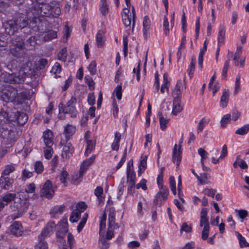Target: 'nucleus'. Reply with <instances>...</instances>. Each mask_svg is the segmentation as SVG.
Wrapping results in <instances>:
<instances>
[{"label": "nucleus", "mask_w": 249, "mask_h": 249, "mask_svg": "<svg viewBox=\"0 0 249 249\" xmlns=\"http://www.w3.org/2000/svg\"><path fill=\"white\" fill-rule=\"evenodd\" d=\"M29 205V203L27 199L17 197L10 206L13 212H17L12 215V218L15 219L22 216L23 213L27 211Z\"/></svg>", "instance_id": "nucleus-1"}, {"label": "nucleus", "mask_w": 249, "mask_h": 249, "mask_svg": "<svg viewBox=\"0 0 249 249\" xmlns=\"http://www.w3.org/2000/svg\"><path fill=\"white\" fill-rule=\"evenodd\" d=\"M55 226V223L53 221H50L46 224L38 236V242L36 245L35 249H48V244L44 239L53 233Z\"/></svg>", "instance_id": "nucleus-2"}, {"label": "nucleus", "mask_w": 249, "mask_h": 249, "mask_svg": "<svg viewBox=\"0 0 249 249\" xmlns=\"http://www.w3.org/2000/svg\"><path fill=\"white\" fill-rule=\"evenodd\" d=\"M25 43L20 37H17L12 40L10 45V52L13 56L17 58H22L25 54Z\"/></svg>", "instance_id": "nucleus-3"}, {"label": "nucleus", "mask_w": 249, "mask_h": 249, "mask_svg": "<svg viewBox=\"0 0 249 249\" xmlns=\"http://www.w3.org/2000/svg\"><path fill=\"white\" fill-rule=\"evenodd\" d=\"M95 158V155H92L90 158L84 160L81 165L78 174L72 176L71 182L74 185L79 184L82 179L83 176L88 167L93 163Z\"/></svg>", "instance_id": "nucleus-4"}, {"label": "nucleus", "mask_w": 249, "mask_h": 249, "mask_svg": "<svg viewBox=\"0 0 249 249\" xmlns=\"http://www.w3.org/2000/svg\"><path fill=\"white\" fill-rule=\"evenodd\" d=\"M76 101L75 98L71 97L65 105H64L62 103L59 104V111L64 114H69L71 118H76L77 115V111L75 107Z\"/></svg>", "instance_id": "nucleus-5"}, {"label": "nucleus", "mask_w": 249, "mask_h": 249, "mask_svg": "<svg viewBox=\"0 0 249 249\" xmlns=\"http://www.w3.org/2000/svg\"><path fill=\"white\" fill-rule=\"evenodd\" d=\"M158 183L160 186V190L156 194L153 200L154 205L157 207H160L165 202L168 198L169 191L168 188L160 184L159 180H158Z\"/></svg>", "instance_id": "nucleus-6"}, {"label": "nucleus", "mask_w": 249, "mask_h": 249, "mask_svg": "<svg viewBox=\"0 0 249 249\" xmlns=\"http://www.w3.org/2000/svg\"><path fill=\"white\" fill-rule=\"evenodd\" d=\"M41 12L46 16H52L55 18L58 17L61 14L60 7L58 4L55 2L42 5L41 7Z\"/></svg>", "instance_id": "nucleus-7"}, {"label": "nucleus", "mask_w": 249, "mask_h": 249, "mask_svg": "<svg viewBox=\"0 0 249 249\" xmlns=\"http://www.w3.org/2000/svg\"><path fill=\"white\" fill-rule=\"evenodd\" d=\"M0 78L3 80L5 82L11 84L20 83L23 81V78L19 76L18 73L10 74L4 72L1 74Z\"/></svg>", "instance_id": "nucleus-8"}, {"label": "nucleus", "mask_w": 249, "mask_h": 249, "mask_svg": "<svg viewBox=\"0 0 249 249\" xmlns=\"http://www.w3.org/2000/svg\"><path fill=\"white\" fill-rule=\"evenodd\" d=\"M54 187L52 185V182L47 180L43 185L40 192V196L47 198H51L54 193Z\"/></svg>", "instance_id": "nucleus-9"}, {"label": "nucleus", "mask_w": 249, "mask_h": 249, "mask_svg": "<svg viewBox=\"0 0 249 249\" xmlns=\"http://www.w3.org/2000/svg\"><path fill=\"white\" fill-rule=\"evenodd\" d=\"M125 2L126 7L123 9L122 17L124 26L128 27L130 25L131 22V13L130 12V8L131 7L130 0H125Z\"/></svg>", "instance_id": "nucleus-10"}, {"label": "nucleus", "mask_w": 249, "mask_h": 249, "mask_svg": "<svg viewBox=\"0 0 249 249\" xmlns=\"http://www.w3.org/2000/svg\"><path fill=\"white\" fill-rule=\"evenodd\" d=\"M3 27L6 34L13 35L18 30V27L15 20H10L3 24Z\"/></svg>", "instance_id": "nucleus-11"}, {"label": "nucleus", "mask_w": 249, "mask_h": 249, "mask_svg": "<svg viewBox=\"0 0 249 249\" xmlns=\"http://www.w3.org/2000/svg\"><path fill=\"white\" fill-rule=\"evenodd\" d=\"M183 135L182 134L181 138L179 141V144H178V148L177 149V145L176 144L174 145L173 151V160L174 162L175 161V160L177 161V165H178L179 164L180 160H181V144L183 142Z\"/></svg>", "instance_id": "nucleus-12"}, {"label": "nucleus", "mask_w": 249, "mask_h": 249, "mask_svg": "<svg viewBox=\"0 0 249 249\" xmlns=\"http://www.w3.org/2000/svg\"><path fill=\"white\" fill-rule=\"evenodd\" d=\"M10 231L11 233L13 235L16 236H19L23 233V228L20 222L15 221L10 226Z\"/></svg>", "instance_id": "nucleus-13"}, {"label": "nucleus", "mask_w": 249, "mask_h": 249, "mask_svg": "<svg viewBox=\"0 0 249 249\" xmlns=\"http://www.w3.org/2000/svg\"><path fill=\"white\" fill-rule=\"evenodd\" d=\"M12 95L14 100L18 103H21L23 101L29 99V92L26 90H23L19 93L16 91V95L13 93Z\"/></svg>", "instance_id": "nucleus-14"}, {"label": "nucleus", "mask_w": 249, "mask_h": 249, "mask_svg": "<svg viewBox=\"0 0 249 249\" xmlns=\"http://www.w3.org/2000/svg\"><path fill=\"white\" fill-rule=\"evenodd\" d=\"M229 93L230 91L228 89H225L223 91L219 103V106L222 108H226L228 106L230 96Z\"/></svg>", "instance_id": "nucleus-15"}, {"label": "nucleus", "mask_w": 249, "mask_h": 249, "mask_svg": "<svg viewBox=\"0 0 249 249\" xmlns=\"http://www.w3.org/2000/svg\"><path fill=\"white\" fill-rule=\"evenodd\" d=\"M65 209L64 205L55 206L53 208L50 212L51 217L56 218L62 213Z\"/></svg>", "instance_id": "nucleus-16"}, {"label": "nucleus", "mask_w": 249, "mask_h": 249, "mask_svg": "<svg viewBox=\"0 0 249 249\" xmlns=\"http://www.w3.org/2000/svg\"><path fill=\"white\" fill-rule=\"evenodd\" d=\"M73 151V148L70 143H66L63 147L61 156L63 159L69 158Z\"/></svg>", "instance_id": "nucleus-17"}, {"label": "nucleus", "mask_w": 249, "mask_h": 249, "mask_svg": "<svg viewBox=\"0 0 249 249\" xmlns=\"http://www.w3.org/2000/svg\"><path fill=\"white\" fill-rule=\"evenodd\" d=\"M42 137L45 145H53V135L51 130H48L44 131Z\"/></svg>", "instance_id": "nucleus-18"}, {"label": "nucleus", "mask_w": 249, "mask_h": 249, "mask_svg": "<svg viewBox=\"0 0 249 249\" xmlns=\"http://www.w3.org/2000/svg\"><path fill=\"white\" fill-rule=\"evenodd\" d=\"M13 180L12 179L1 176L0 178V187L3 189L8 190L11 186Z\"/></svg>", "instance_id": "nucleus-19"}, {"label": "nucleus", "mask_w": 249, "mask_h": 249, "mask_svg": "<svg viewBox=\"0 0 249 249\" xmlns=\"http://www.w3.org/2000/svg\"><path fill=\"white\" fill-rule=\"evenodd\" d=\"M182 106L181 105V100L180 97H175L173 100V107L172 113L174 115H177L178 112L182 110Z\"/></svg>", "instance_id": "nucleus-20"}, {"label": "nucleus", "mask_w": 249, "mask_h": 249, "mask_svg": "<svg viewBox=\"0 0 249 249\" xmlns=\"http://www.w3.org/2000/svg\"><path fill=\"white\" fill-rule=\"evenodd\" d=\"M185 85V81H182L179 80L178 81L173 91V96L174 97H180L179 96L181 95V89H182L183 86Z\"/></svg>", "instance_id": "nucleus-21"}, {"label": "nucleus", "mask_w": 249, "mask_h": 249, "mask_svg": "<svg viewBox=\"0 0 249 249\" xmlns=\"http://www.w3.org/2000/svg\"><path fill=\"white\" fill-rule=\"evenodd\" d=\"M76 127L71 124H67L64 128V133L66 137V141H68L70 139V138L75 132Z\"/></svg>", "instance_id": "nucleus-22"}, {"label": "nucleus", "mask_w": 249, "mask_h": 249, "mask_svg": "<svg viewBox=\"0 0 249 249\" xmlns=\"http://www.w3.org/2000/svg\"><path fill=\"white\" fill-rule=\"evenodd\" d=\"M15 20L16 21L18 28H24L28 24V20L24 15H22Z\"/></svg>", "instance_id": "nucleus-23"}, {"label": "nucleus", "mask_w": 249, "mask_h": 249, "mask_svg": "<svg viewBox=\"0 0 249 249\" xmlns=\"http://www.w3.org/2000/svg\"><path fill=\"white\" fill-rule=\"evenodd\" d=\"M127 182L129 184H135L136 175L134 171L127 167Z\"/></svg>", "instance_id": "nucleus-24"}, {"label": "nucleus", "mask_w": 249, "mask_h": 249, "mask_svg": "<svg viewBox=\"0 0 249 249\" xmlns=\"http://www.w3.org/2000/svg\"><path fill=\"white\" fill-rule=\"evenodd\" d=\"M158 116L160 120V127L162 130H164L167 126L169 119L164 118L160 112H158Z\"/></svg>", "instance_id": "nucleus-25"}, {"label": "nucleus", "mask_w": 249, "mask_h": 249, "mask_svg": "<svg viewBox=\"0 0 249 249\" xmlns=\"http://www.w3.org/2000/svg\"><path fill=\"white\" fill-rule=\"evenodd\" d=\"M121 135L120 133L116 132L113 142L111 144V149L113 150L117 151L119 148V142L121 139Z\"/></svg>", "instance_id": "nucleus-26"}, {"label": "nucleus", "mask_w": 249, "mask_h": 249, "mask_svg": "<svg viewBox=\"0 0 249 249\" xmlns=\"http://www.w3.org/2000/svg\"><path fill=\"white\" fill-rule=\"evenodd\" d=\"M163 83L161 85L160 88V92L163 94L165 93V89H166L167 93L169 92V81L168 79V74L164 73L163 74Z\"/></svg>", "instance_id": "nucleus-27"}, {"label": "nucleus", "mask_w": 249, "mask_h": 249, "mask_svg": "<svg viewBox=\"0 0 249 249\" xmlns=\"http://www.w3.org/2000/svg\"><path fill=\"white\" fill-rule=\"evenodd\" d=\"M147 156H144L142 157L140 163L139 165V170L138 174L139 176H140L142 173L145 170L147 166Z\"/></svg>", "instance_id": "nucleus-28"}, {"label": "nucleus", "mask_w": 249, "mask_h": 249, "mask_svg": "<svg viewBox=\"0 0 249 249\" xmlns=\"http://www.w3.org/2000/svg\"><path fill=\"white\" fill-rule=\"evenodd\" d=\"M17 197L16 194L15 193H7L3 196L2 200L6 203L5 205H7L8 203L12 201H15Z\"/></svg>", "instance_id": "nucleus-29"}, {"label": "nucleus", "mask_w": 249, "mask_h": 249, "mask_svg": "<svg viewBox=\"0 0 249 249\" xmlns=\"http://www.w3.org/2000/svg\"><path fill=\"white\" fill-rule=\"evenodd\" d=\"M57 37V32L51 30L46 32V34L43 37V40L45 41L51 40L56 38Z\"/></svg>", "instance_id": "nucleus-30"}, {"label": "nucleus", "mask_w": 249, "mask_h": 249, "mask_svg": "<svg viewBox=\"0 0 249 249\" xmlns=\"http://www.w3.org/2000/svg\"><path fill=\"white\" fill-rule=\"evenodd\" d=\"M115 220V210L114 207H110L108 214V225L109 226H113Z\"/></svg>", "instance_id": "nucleus-31"}, {"label": "nucleus", "mask_w": 249, "mask_h": 249, "mask_svg": "<svg viewBox=\"0 0 249 249\" xmlns=\"http://www.w3.org/2000/svg\"><path fill=\"white\" fill-rule=\"evenodd\" d=\"M105 39L104 36V33L102 31H99L96 34V41L98 48L102 47L105 42Z\"/></svg>", "instance_id": "nucleus-32"}, {"label": "nucleus", "mask_w": 249, "mask_h": 249, "mask_svg": "<svg viewBox=\"0 0 249 249\" xmlns=\"http://www.w3.org/2000/svg\"><path fill=\"white\" fill-rule=\"evenodd\" d=\"M150 28V21L147 16L144 17L143 20V33L145 38H147V32Z\"/></svg>", "instance_id": "nucleus-33"}, {"label": "nucleus", "mask_w": 249, "mask_h": 249, "mask_svg": "<svg viewBox=\"0 0 249 249\" xmlns=\"http://www.w3.org/2000/svg\"><path fill=\"white\" fill-rule=\"evenodd\" d=\"M225 36V30L223 26H220L219 29L218 36V44L220 45L224 41Z\"/></svg>", "instance_id": "nucleus-34"}, {"label": "nucleus", "mask_w": 249, "mask_h": 249, "mask_svg": "<svg viewBox=\"0 0 249 249\" xmlns=\"http://www.w3.org/2000/svg\"><path fill=\"white\" fill-rule=\"evenodd\" d=\"M18 113L17 121L18 123L20 125L24 124L27 122L28 118L27 114L23 112H18Z\"/></svg>", "instance_id": "nucleus-35"}, {"label": "nucleus", "mask_w": 249, "mask_h": 249, "mask_svg": "<svg viewBox=\"0 0 249 249\" xmlns=\"http://www.w3.org/2000/svg\"><path fill=\"white\" fill-rule=\"evenodd\" d=\"M249 131V124H246L236 130L235 133L239 135H244L247 134Z\"/></svg>", "instance_id": "nucleus-36"}, {"label": "nucleus", "mask_w": 249, "mask_h": 249, "mask_svg": "<svg viewBox=\"0 0 249 249\" xmlns=\"http://www.w3.org/2000/svg\"><path fill=\"white\" fill-rule=\"evenodd\" d=\"M36 38L35 36H31L26 41V46L29 47V49H33L36 45Z\"/></svg>", "instance_id": "nucleus-37"}, {"label": "nucleus", "mask_w": 249, "mask_h": 249, "mask_svg": "<svg viewBox=\"0 0 249 249\" xmlns=\"http://www.w3.org/2000/svg\"><path fill=\"white\" fill-rule=\"evenodd\" d=\"M53 145H46L44 147V157L47 159H50L53 153V149L52 148Z\"/></svg>", "instance_id": "nucleus-38"}, {"label": "nucleus", "mask_w": 249, "mask_h": 249, "mask_svg": "<svg viewBox=\"0 0 249 249\" xmlns=\"http://www.w3.org/2000/svg\"><path fill=\"white\" fill-rule=\"evenodd\" d=\"M231 120V116L230 114H227L224 115L220 121V125L221 127L225 128Z\"/></svg>", "instance_id": "nucleus-39"}, {"label": "nucleus", "mask_w": 249, "mask_h": 249, "mask_svg": "<svg viewBox=\"0 0 249 249\" xmlns=\"http://www.w3.org/2000/svg\"><path fill=\"white\" fill-rule=\"evenodd\" d=\"M57 230L67 232L68 231V223L66 220L63 219L61 221L57 226Z\"/></svg>", "instance_id": "nucleus-40"}, {"label": "nucleus", "mask_w": 249, "mask_h": 249, "mask_svg": "<svg viewBox=\"0 0 249 249\" xmlns=\"http://www.w3.org/2000/svg\"><path fill=\"white\" fill-rule=\"evenodd\" d=\"M237 238L239 240L240 247L242 248L249 246V244L246 241L245 238L238 232H236Z\"/></svg>", "instance_id": "nucleus-41"}, {"label": "nucleus", "mask_w": 249, "mask_h": 249, "mask_svg": "<svg viewBox=\"0 0 249 249\" xmlns=\"http://www.w3.org/2000/svg\"><path fill=\"white\" fill-rule=\"evenodd\" d=\"M61 71V66L60 64L58 62H56L53 67L51 72L54 75V77L56 78L57 77V74H59Z\"/></svg>", "instance_id": "nucleus-42"}, {"label": "nucleus", "mask_w": 249, "mask_h": 249, "mask_svg": "<svg viewBox=\"0 0 249 249\" xmlns=\"http://www.w3.org/2000/svg\"><path fill=\"white\" fill-rule=\"evenodd\" d=\"M210 119L206 118H202L198 123L197 127V132H201L204 126L209 123Z\"/></svg>", "instance_id": "nucleus-43"}, {"label": "nucleus", "mask_w": 249, "mask_h": 249, "mask_svg": "<svg viewBox=\"0 0 249 249\" xmlns=\"http://www.w3.org/2000/svg\"><path fill=\"white\" fill-rule=\"evenodd\" d=\"M95 144L91 140L87 141V148L85 152L86 156H88L89 153L94 149Z\"/></svg>", "instance_id": "nucleus-44"}, {"label": "nucleus", "mask_w": 249, "mask_h": 249, "mask_svg": "<svg viewBox=\"0 0 249 249\" xmlns=\"http://www.w3.org/2000/svg\"><path fill=\"white\" fill-rule=\"evenodd\" d=\"M88 217V214L87 213H84L82 216L81 221L80 222L77 226V230L78 232H80L83 228V227H84L86 223Z\"/></svg>", "instance_id": "nucleus-45"}, {"label": "nucleus", "mask_w": 249, "mask_h": 249, "mask_svg": "<svg viewBox=\"0 0 249 249\" xmlns=\"http://www.w3.org/2000/svg\"><path fill=\"white\" fill-rule=\"evenodd\" d=\"M67 50L66 48H63L62 49L58 54V59L59 60H61L63 62H65L67 59Z\"/></svg>", "instance_id": "nucleus-46"}, {"label": "nucleus", "mask_w": 249, "mask_h": 249, "mask_svg": "<svg viewBox=\"0 0 249 249\" xmlns=\"http://www.w3.org/2000/svg\"><path fill=\"white\" fill-rule=\"evenodd\" d=\"M99 241L101 249H107L108 248L109 243L106 240L103 234V235H100Z\"/></svg>", "instance_id": "nucleus-47"}, {"label": "nucleus", "mask_w": 249, "mask_h": 249, "mask_svg": "<svg viewBox=\"0 0 249 249\" xmlns=\"http://www.w3.org/2000/svg\"><path fill=\"white\" fill-rule=\"evenodd\" d=\"M67 232H64V231H60L57 230L56 233V236L57 238V241L61 244H64L65 242L64 237Z\"/></svg>", "instance_id": "nucleus-48"}, {"label": "nucleus", "mask_w": 249, "mask_h": 249, "mask_svg": "<svg viewBox=\"0 0 249 249\" xmlns=\"http://www.w3.org/2000/svg\"><path fill=\"white\" fill-rule=\"evenodd\" d=\"M81 213L77 210H74L70 216V220L71 222H75L78 221L80 217Z\"/></svg>", "instance_id": "nucleus-49"}, {"label": "nucleus", "mask_w": 249, "mask_h": 249, "mask_svg": "<svg viewBox=\"0 0 249 249\" xmlns=\"http://www.w3.org/2000/svg\"><path fill=\"white\" fill-rule=\"evenodd\" d=\"M15 167L12 165L5 166L4 169L2 173L1 176H8L15 170Z\"/></svg>", "instance_id": "nucleus-50"}, {"label": "nucleus", "mask_w": 249, "mask_h": 249, "mask_svg": "<svg viewBox=\"0 0 249 249\" xmlns=\"http://www.w3.org/2000/svg\"><path fill=\"white\" fill-rule=\"evenodd\" d=\"M100 11L103 15H106L108 12V8L106 1L101 0Z\"/></svg>", "instance_id": "nucleus-51"}, {"label": "nucleus", "mask_w": 249, "mask_h": 249, "mask_svg": "<svg viewBox=\"0 0 249 249\" xmlns=\"http://www.w3.org/2000/svg\"><path fill=\"white\" fill-rule=\"evenodd\" d=\"M103 192V188L100 186L97 187L94 190V194L97 197L99 203H100L103 199V198L102 196Z\"/></svg>", "instance_id": "nucleus-52"}, {"label": "nucleus", "mask_w": 249, "mask_h": 249, "mask_svg": "<svg viewBox=\"0 0 249 249\" xmlns=\"http://www.w3.org/2000/svg\"><path fill=\"white\" fill-rule=\"evenodd\" d=\"M107 216L105 213H104L100 219V235H103L102 234V230H104L106 227V221Z\"/></svg>", "instance_id": "nucleus-53"}, {"label": "nucleus", "mask_w": 249, "mask_h": 249, "mask_svg": "<svg viewBox=\"0 0 249 249\" xmlns=\"http://www.w3.org/2000/svg\"><path fill=\"white\" fill-rule=\"evenodd\" d=\"M44 169L42 163L40 161H37L35 164V170L37 174L41 173Z\"/></svg>", "instance_id": "nucleus-54"}, {"label": "nucleus", "mask_w": 249, "mask_h": 249, "mask_svg": "<svg viewBox=\"0 0 249 249\" xmlns=\"http://www.w3.org/2000/svg\"><path fill=\"white\" fill-rule=\"evenodd\" d=\"M88 69L91 75H94L97 72L96 63L95 61H92L89 64Z\"/></svg>", "instance_id": "nucleus-55"}, {"label": "nucleus", "mask_w": 249, "mask_h": 249, "mask_svg": "<svg viewBox=\"0 0 249 249\" xmlns=\"http://www.w3.org/2000/svg\"><path fill=\"white\" fill-rule=\"evenodd\" d=\"M192 231V227L191 225H188L186 222L182 223V226L180 228V232L182 231H184L186 232H190Z\"/></svg>", "instance_id": "nucleus-56"}, {"label": "nucleus", "mask_w": 249, "mask_h": 249, "mask_svg": "<svg viewBox=\"0 0 249 249\" xmlns=\"http://www.w3.org/2000/svg\"><path fill=\"white\" fill-rule=\"evenodd\" d=\"M8 40L7 36L4 34H0V47L6 46L8 42Z\"/></svg>", "instance_id": "nucleus-57"}, {"label": "nucleus", "mask_w": 249, "mask_h": 249, "mask_svg": "<svg viewBox=\"0 0 249 249\" xmlns=\"http://www.w3.org/2000/svg\"><path fill=\"white\" fill-rule=\"evenodd\" d=\"M163 26L164 29V33L165 34L166 36H168L169 33V22L168 21L167 18L165 16L164 17Z\"/></svg>", "instance_id": "nucleus-58"}, {"label": "nucleus", "mask_w": 249, "mask_h": 249, "mask_svg": "<svg viewBox=\"0 0 249 249\" xmlns=\"http://www.w3.org/2000/svg\"><path fill=\"white\" fill-rule=\"evenodd\" d=\"M147 181L145 179H142L139 183L136 185L137 189L142 188L143 190L145 191L147 189L146 186Z\"/></svg>", "instance_id": "nucleus-59"}, {"label": "nucleus", "mask_w": 249, "mask_h": 249, "mask_svg": "<svg viewBox=\"0 0 249 249\" xmlns=\"http://www.w3.org/2000/svg\"><path fill=\"white\" fill-rule=\"evenodd\" d=\"M126 151H127V149H126V147H125V149L124 150L123 156L121 160H120V161H119V162L118 163V164L117 165V166L116 167V170H118L120 168H121V167L123 165V164L125 162V161L126 160Z\"/></svg>", "instance_id": "nucleus-60"}, {"label": "nucleus", "mask_w": 249, "mask_h": 249, "mask_svg": "<svg viewBox=\"0 0 249 249\" xmlns=\"http://www.w3.org/2000/svg\"><path fill=\"white\" fill-rule=\"evenodd\" d=\"M35 189L36 185L35 183H31L26 186L25 191L27 193H33L35 192Z\"/></svg>", "instance_id": "nucleus-61"}, {"label": "nucleus", "mask_w": 249, "mask_h": 249, "mask_svg": "<svg viewBox=\"0 0 249 249\" xmlns=\"http://www.w3.org/2000/svg\"><path fill=\"white\" fill-rule=\"evenodd\" d=\"M195 69V61L193 59H192V61L190 64V65L188 69V72L190 77H192L193 74H194V72Z\"/></svg>", "instance_id": "nucleus-62"}, {"label": "nucleus", "mask_w": 249, "mask_h": 249, "mask_svg": "<svg viewBox=\"0 0 249 249\" xmlns=\"http://www.w3.org/2000/svg\"><path fill=\"white\" fill-rule=\"evenodd\" d=\"M240 76L239 75H237L235 79V88H234V93L235 94H236L240 87Z\"/></svg>", "instance_id": "nucleus-63"}, {"label": "nucleus", "mask_w": 249, "mask_h": 249, "mask_svg": "<svg viewBox=\"0 0 249 249\" xmlns=\"http://www.w3.org/2000/svg\"><path fill=\"white\" fill-rule=\"evenodd\" d=\"M87 206L85 202H80L76 205V209L75 210L79 211V213H83L86 209Z\"/></svg>", "instance_id": "nucleus-64"}]
</instances>
